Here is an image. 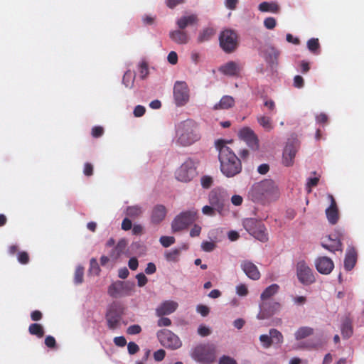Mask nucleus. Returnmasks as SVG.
<instances>
[{
    "mask_svg": "<svg viewBox=\"0 0 364 364\" xmlns=\"http://www.w3.org/2000/svg\"><path fill=\"white\" fill-rule=\"evenodd\" d=\"M215 148L218 151L220 168L222 173L226 177L230 178L240 173L241 161L227 146L225 141L221 139L216 141Z\"/></svg>",
    "mask_w": 364,
    "mask_h": 364,
    "instance_id": "nucleus-1",
    "label": "nucleus"
},
{
    "mask_svg": "<svg viewBox=\"0 0 364 364\" xmlns=\"http://www.w3.org/2000/svg\"><path fill=\"white\" fill-rule=\"evenodd\" d=\"M252 197L257 200L272 202L280 196L278 184L272 179H265L253 185L251 189Z\"/></svg>",
    "mask_w": 364,
    "mask_h": 364,
    "instance_id": "nucleus-2",
    "label": "nucleus"
},
{
    "mask_svg": "<svg viewBox=\"0 0 364 364\" xmlns=\"http://www.w3.org/2000/svg\"><path fill=\"white\" fill-rule=\"evenodd\" d=\"M176 136L177 143L183 146L194 144L200 139L198 124L192 119L181 122L177 126Z\"/></svg>",
    "mask_w": 364,
    "mask_h": 364,
    "instance_id": "nucleus-3",
    "label": "nucleus"
},
{
    "mask_svg": "<svg viewBox=\"0 0 364 364\" xmlns=\"http://www.w3.org/2000/svg\"><path fill=\"white\" fill-rule=\"evenodd\" d=\"M228 200V194L223 189H216L213 191L209 196V203L215 208V210L220 216H225L230 212Z\"/></svg>",
    "mask_w": 364,
    "mask_h": 364,
    "instance_id": "nucleus-4",
    "label": "nucleus"
},
{
    "mask_svg": "<svg viewBox=\"0 0 364 364\" xmlns=\"http://www.w3.org/2000/svg\"><path fill=\"white\" fill-rule=\"evenodd\" d=\"M197 219V211L192 209L183 211L177 215L171 222V230L177 232L186 229Z\"/></svg>",
    "mask_w": 364,
    "mask_h": 364,
    "instance_id": "nucleus-5",
    "label": "nucleus"
},
{
    "mask_svg": "<svg viewBox=\"0 0 364 364\" xmlns=\"http://www.w3.org/2000/svg\"><path fill=\"white\" fill-rule=\"evenodd\" d=\"M196 175V163L191 159H186L175 172L176 178L183 183L191 181Z\"/></svg>",
    "mask_w": 364,
    "mask_h": 364,
    "instance_id": "nucleus-6",
    "label": "nucleus"
},
{
    "mask_svg": "<svg viewBox=\"0 0 364 364\" xmlns=\"http://www.w3.org/2000/svg\"><path fill=\"white\" fill-rule=\"evenodd\" d=\"M156 336L160 343L166 348L176 350L182 346L180 338L170 330H160L157 332Z\"/></svg>",
    "mask_w": 364,
    "mask_h": 364,
    "instance_id": "nucleus-7",
    "label": "nucleus"
},
{
    "mask_svg": "<svg viewBox=\"0 0 364 364\" xmlns=\"http://www.w3.org/2000/svg\"><path fill=\"white\" fill-rule=\"evenodd\" d=\"M296 274L299 282L304 285H310L316 282L313 269L304 259L296 262Z\"/></svg>",
    "mask_w": 364,
    "mask_h": 364,
    "instance_id": "nucleus-8",
    "label": "nucleus"
},
{
    "mask_svg": "<svg viewBox=\"0 0 364 364\" xmlns=\"http://www.w3.org/2000/svg\"><path fill=\"white\" fill-rule=\"evenodd\" d=\"M173 98L176 106L186 105L190 99V90L185 82L178 81L173 87Z\"/></svg>",
    "mask_w": 364,
    "mask_h": 364,
    "instance_id": "nucleus-9",
    "label": "nucleus"
},
{
    "mask_svg": "<svg viewBox=\"0 0 364 364\" xmlns=\"http://www.w3.org/2000/svg\"><path fill=\"white\" fill-rule=\"evenodd\" d=\"M220 45L226 53L234 51L238 44L237 36L232 30H225L220 35Z\"/></svg>",
    "mask_w": 364,
    "mask_h": 364,
    "instance_id": "nucleus-10",
    "label": "nucleus"
},
{
    "mask_svg": "<svg viewBox=\"0 0 364 364\" xmlns=\"http://www.w3.org/2000/svg\"><path fill=\"white\" fill-rule=\"evenodd\" d=\"M259 309L257 318L263 320L278 314L282 309V305L276 301H264L260 302Z\"/></svg>",
    "mask_w": 364,
    "mask_h": 364,
    "instance_id": "nucleus-11",
    "label": "nucleus"
},
{
    "mask_svg": "<svg viewBox=\"0 0 364 364\" xmlns=\"http://www.w3.org/2000/svg\"><path fill=\"white\" fill-rule=\"evenodd\" d=\"M238 136L240 139L245 141L246 144L253 150H258L259 139L254 131L249 127L242 128L239 132Z\"/></svg>",
    "mask_w": 364,
    "mask_h": 364,
    "instance_id": "nucleus-12",
    "label": "nucleus"
},
{
    "mask_svg": "<svg viewBox=\"0 0 364 364\" xmlns=\"http://www.w3.org/2000/svg\"><path fill=\"white\" fill-rule=\"evenodd\" d=\"M178 307L177 301L173 300H165L161 302L155 310L157 316H167L173 314Z\"/></svg>",
    "mask_w": 364,
    "mask_h": 364,
    "instance_id": "nucleus-13",
    "label": "nucleus"
},
{
    "mask_svg": "<svg viewBox=\"0 0 364 364\" xmlns=\"http://www.w3.org/2000/svg\"><path fill=\"white\" fill-rule=\"evenodd\" d=\"M242 70V65L240 62L229 61L219 68V71L228 76H237Z\"/></svg>",
    "mask_w": 364,
    "mask_h": 364,
    "instance_id": "nucleus-14",
    "label": "nucleus"
},
{
    "mask_svg": "<svg viewBox=\"0 0 364 364\" xmlns=\"http://www.w3.org/2000/svg\"><path fill=\"white\" fill-rule=\"evenodd\" d=\"M240 267L246 276L250 279L258 280L261 277L257 267L251 261H242L240 263Z\"/></svg>",
    "mask_w": 364,
    "mask_h": 364,
    "instance_id": "nucleus-15",
    "label": "nucleus"
},
{
    "mask_svg": "<svg viewBox=\"0 0 364 364\" xmlns=\"http://www.w3.org/2000/svg\"><path fill=\"white\" fill-rule=\"evenodd\" d=\"M317 271L322 274H330L334 267L333 261L327 257H321L315 260Z\"/></svg>",
    "mask_w": 364,
    "mask_h": 364,
    "instance_id": "nucleus-16",
    "label": "nucleus"
},
{
    "mask_svg": "<svg viewBox=\"0 0 364 364\" xmlns=\"http://www.w3.org/2000/svg\"><path fill=\"white\" fill-rule=\"evenodd\" d=\"M328 198L330 200L331 204L326 210V218L331 224H336L339 218L336 203L333 196L328 195Z\"/></svg>",
    "mask_w": 364,
    "mask_h": 364,
    "instance_id": "nucleus-17",
    "label": "nucleus"
},
{
    "mask_svg": "<svg viewBox=\"0 0 364 364\" xmlns=\"http://www.w3.org/2000/svg\"><path fill=\"white\" fill-rule=\"evenodd\" d=\"M167 210L163 205H155L151 213V222L154 225L161 223L166 218Z\"/></svg>",
    "mask_w": 364,
    "mask_h": 364,
    "instance_id": "nucleus-18",
    "label": "nucleus"
},
{
    "mask_svg": "<svg viewBox=\"0 0 364 364\" xmlns=\"http://www.w3.org/2000/svg\"><path fill=\"white\" fill-rule=\"evenodd\" d=\"M297 149L293 144H287L284 149L282 162L286 166H291L294 164Z\"/></svg>",
    "mask_w": 364,
    "mask_h": 364,
    "instance_id": "nucleus-19",
    "label": "nucleus"
},
{
    "mask_svg": "<svg viewBox=\"0 0 364 364\" xmlns=\"http://www.w3.org/2000/svg\"><path fill=\"white\" fill-rule=\"evenodd\" d=\"M169 37L171 41L177 44H186L189 41V38L187 33L181 30H174L170 31Z\"/></svg>",
    "mask_w": 364,
    "mask_h": 364,
    "instance_id": "nucleus-20",
    "label": "nucleus"
},
{
    "mask_svg": "<svg viewBox=\"0 0 364 364\" xmlns=\"http://www.w3.org/2000/svg\"><path fill=\"white\" fill-rule=\"evenodd\" d=\"M115 305L110 306L107 313V321L109 328L115 329L118 328L119 324L120 316L114 312L113 308Z\"/></svg>",
    "mask_w": 364,
    "mask_h": 364,
    "instance_id": "nucleus-21",
    "label": "nucleus"
},
{
    "mask_svg": "<svg viewBox=\"0 0 364 364\" xmlns=\"http://www.w3.org/2000/svg\"><path fill=\"white\" fill-rule=\"evenodd\" d=\"M234 105V98L230 95H225L214 105L213 108L214 109H227L232 107Z\"/></svg>",
    "mask_w": 364,
    "mask_h": 364,
    "instance_id": "nucleus-22",
    "label": "nucleus"
},
{
    "mask_svg": "<svg viewBox=\"0 0 364 364\" xmlns=\"http://www.w3.org/2000/svg\"><path fill=\"white\" fill-rule=\"evenodd\" d=\"M279 286L277 284H272L264 289L260 295L261 301H269L271 297L278 293Z\"/></svg>",
    "mask_w": 364,
    "mask_h": 364,
    "instance_id": "nucleus-23",
    "label": "nucleus"
},
{
    "mask_svg": "<svg viewBox=\"0 0 364 364\" xmlns=\"http://www.w3.org/2000/svg\"><path fill=\"white\" fill-rule=\"evenodd\" d=\"M124 290V283L122 282H117L109 286L108 293L112 297H118L123 295Z\"/></svg>",
    "mask_w": 364,
    "mask_h": 364,
    "instance_id": "nucleus-24",
    "label": "nucleus"
},
{
    "mask_svg": "<svg viewBox=\"0 0 364 364\" xmlns=\"http://www.w3.org/2000/svg\"><path fill=\"white\" fill-rule=\"evenodd\" d=\"M355 261H356L355 252L353 248H349L347 251L345 261H344L345 268L347 270H350L354 267V265L355 264Z\"/></svg>",
    "mask_w": 364,
    "mask_h": 364,
    "instance_id": "nucleus-25",
    "label": "nucleus"
},
{
    "mask_svg": "<svg viewBox=\"0 0 364 364\" xmlns=\"http://www.w3.org/2000/svg\"><path fill=\"white\" fill-rule=\"evenodd\" d=\"M197 22V17L196 15H190L182 16L178 18L176 23L180 29H184L188 25L194 24Z\"/></svg>",
    "mask_w": 364,
    "mask_h": 364,
    "instance_id": "nucleus-26",
    "label": "nucleus"
},
{
    "mask_svg": "<svg viewBox=\"0 0 364 364\" xmlns=\"http://www.w3.org/2000/svg\"><path fill=\"white\" fill-rule=\"evenodd\" d=\"M250 234L252 235L257 240L265 242L268 240L267 234L265 232V228L262 225H258V227L255 230H248Z\"/></svg>",
    "mask_w": 364,
    "mask_h": 364,
    "instance_id": "nucleus-27",
    "label": "nucleus"
},
{
    "mask_svg": "<svg viewBox=\"0 0 364 364\" xmlns=\"http://www.w3.org/2000/svg\"><path fill=\"white\" fill-rule=\"evenodd\" d=\"M258 124L266 131L270 132L273 129L274 126L272 119L265 115H258L257 117Z\"/></svg>",
    "mask_w": 364,
    "mask_h": 364,
    "instance_id": "nucleus-28",
    "label": "nucleus"
},
{
    "mask_svg": "<svg viewBox=\"0 0 364 364\" xmlns=\"http://www.w3.org/2000/svg\"><path fill=\"white\" fill-rule=\"evenodd\" d=\"M314 333V329L309 326H302L299 328L294 333V336L296 340L304 339Z\"/></svg>",
    "mask_w": 364,
    "mask_h": 364,
    "instance_id": "nucleus-29",
    "label": "nucleus"
},
{
    "mask_svg": "<svg viewBox=\"0 0 364 364\" xmlns=\"http://www.w3.org/2000/svg\"><path fill=\"white\" fill-rule=\"evenodd\" d=\"M259 10L262 12L277 13L279 10V6L274 2H262L259 5Z\"/></svg>",
    "mask_w": 364,
    "mask_h": 364,
    "instance_id": "nucleus-30",
    "label": "nucleus"
},
{
    "mask_svg": "<svg viewBox=\"0 0 364 364\" xmlns=\"http://www.w3.org/2000/svg\"><path fill=\"white\" fill-rule=\"evenodd\" d=\"M341 334L344 338H349L353 335L351 321L346 318L341 326Z\"/></svg>",
    "mask_w": 364,
    "mask_h": 364,
    "instance_id": "nucleus-31",
    "label": "nucleus"
},
{
    "mask_svg": "<svg viewBox=\"0 0 364 364\" xmlns=\"http://www.w3.org/2000/svg\"><path fill=\"white\" fill-rule=\"evenodd\" d=\"M215 31L212 28H205L203 29L198 37V41L200 43L207 41L211 38L215 34Z\"/></svg>",
    "mask_w": 364,
    "mask_h": 364,
    "instance_id": "nucleus-32",
    "label": "nucleus"
},
{
    "mask_svg": "<svg viewBox=\"0 0 364 364\" xmlns=\"http://www.w3.org/2000/svg\"><path fill=\"white\" fill-rule=\"evenodd\" d=\"M127 245V241L124 239H122L119 241L114 250L111 253V257L114 259L118 258L120 255L124 252L126 246Z\"/></svg>",
    "mask_w": 364,
    "mask_h": 364,
    "instance_id": "nucleus-33",
    "label": "nucleus"
},
{
    "mask_svg": "<svg viewBox=\"0 0 364 364\" xmlns=\"http://www.w3.org/2000/svg\"><path fill=\"white\" fill-rule=\"evenodd\" d=\"M143 213V209L139 205L129 206L126 210V214L131 218H136L141 215Z\"/></svg>",
    "mask_w": 364,
    "mask_h": 364,
    "instance_id": "nucleus-34",
    "label": "nucleus"
},
{
    "mask_svg": "<svg viewBox=\"0 0 364 364\" xmlns=\"http://www.w3.org/2000/svg\"><path fill=\"white\" fill-rule=\"evenodd\" d=\"M269 336L271 337L272 343L281 344L283 343V336L280 331L277 329L272 328L269 331Z\"/></svg>",
    "mask_w": 364,
    "mask_h": 364,
    "instance_id": "nucleus-35",
    "label": "nucleus"
},
{
    "mask_svg": "<svg viewBox=\"0 0 364 364\" xmlns=\"http://www.w3.org/2000/svg\"><path fill=\"white\" fill-rule=\"evenodd\" d=\"M29 332L32 335H36L41 338L44 335V331L41 325L38 323H33L29 326Z\"/></svg>",
    "mask_w": 364,
    "mask_h": 364,
    "instance_id": "nucleus-36",
    "label": "nucleus"
},
{
    "mask_svg": "<svg viewBox=\"0 0 364 364\" xmlns=\"http://www.w3.org/2000/svg\"><path fill=\"white\" fill-rule=\"evenodd\" d=\"M100 272L99 264L95 258H92L90 262L89 274L97 276Z\"/></svg>",
    "mask_w": 364,
    "mask_h": 364,
    "instance_id": "nucleus-37",
    "label": "nucleus"
},
{
    "mask_svg": "<svg viewBox=\"0 0 364 364\" xmlns=\"http://www.w3.org/2000/svg\"><path fill=\"white\" fill-rule=\"evenodd\" d=\"M83 275H84V268L79 265L76 267L75 275H74V282L76 284H80L83 282Z\"/></svg>",
    "mask_w": 364,
    "mask_h": 364,
    "instance_id": "nucleus-38",
    "label": "nucleus"
},
{
    "mask_svg": "<svg viewBox=\"0 0 364 364\" xmlns=\"http://www.w3.org/2000/svg\"><path fill=\"white\" fill-rule=\"evenodd\" d=\"M180 255V250L174 249L165 253V258L168 262H176L178 261Z\"/></svg>",
    "mask_w": 364,
    "mask_h": 364,
    "instance_id": "nucleus-39",
    "label": "nucleus"
},
{
    "mask_svg": "<svg viewBox=\"0 0 364 364\" xmlns=\"http://www.w3.org/2000/svg\"><path fill=\"white\" fill-rule=\"evenodd\" d=\"M279 55V52L277 50L273 48L267 50V58L271 63H275L278 59Z\"/></svg>",
    "mask_w": 364,
    "mask_h": 364,
    "instance_id": "nucleus-40",
    "label": "nucleus"
},
{
    "mask_svg": "<svg viewBox=\"0 0 364 364\" xmlns=\"http://www.w3.org/2000/svg\"><path fill=\"white\" fill-rule=\"evenodd\" d=\"M159 241L162 246L168 247L175 242V238L172 236H161Z\"/></svg>",
    "mask_w": 364,
    "mask_h": 364,
    "instance_id": "nucleus-41",
    "label": "nucleus"
},
{
    "mask_svg": "<svg viewBox=\"0 0 364 364\" xmlns=\"http://www.w3.org/2000/svg\"><path fill=\"white\" fill-rule=\"evenodd\" d=\"M236 294L240 296H245L248 294V288L244 284H240L235 287Z\"/></svg>",
    "mask_w": 364,
    "mask_h": 364,
    "instance_id": "nucleus-42",
    "label": "nucleus"
},
{
    "mask_svg": "<svg viewBox=\"0 0 364 364\" xmlns=\"http://www.w3.org/2000/svg\"><path fill=\"white\" fill-rule=\"evenodd\" d=\"M259 341L264 348H268L272 345V340L269 335L262 334L259 336Z\"/></svg>",
    "mask_w": 364,
    "mask_h": 364,
    "instance_id": "nucleus-43",
    "label": "nucleus"
},
{
    "mask_svg": "<svg viewBox=\"0 0 364 364\" xmlns=\"http://www.w3.org/2000/svg\"><path fill=\"white\" fill-rule=\"evenodd\" d=\"M134 82V77L130 72H127L123 77V82L127 87H132Z\"/></svg>",
    "mask_w": 364,
    "mask_h": 364,
    "instance_id": "nucleus-44",
    "label": "nucleus"
},
{
    "mask_svg": "<svg viewBox=\"0 0 364 364\" xmlns=\"http://www.w3.org/2000/svg\"><path fill=\"white\" fill-rule=\"evenodd\" d=\"M216 245L213 242L203 241L201 243V248L203 251L209 252L215 250Z\"/></svg>",
    "mask_w": 364,
    "mask_h": 364,
    "instance_id": "nucleus-45",
    "label": "nucleus"
},
{
    "mask_svg": "<svg viewBox=\"0 0 364 364\" xmlns=\"http://www.w3.org/2000/svg\"><path fill=\"white\" fill-rule=\"evenodd\" d=\"M202 213L208 216L213 217L215 215V210L213 205H205L202 208Z\"/></svg>",
    "mask_w": 364,
    "mask_h": 364,
    "instance_id": "nucleus-46",
    "label": "nucleus"
},
{
    "mask_svg": "<svg viewBox=\"0 0 364 364\" xmlns=\"http://www.w3.org/2000/svg\"><path fill=\"white\" fill-rule=\"evenodd\" d=\"M213 181V178L208 176H204L200 179L201 186L204 188H209L212 186Z\"/></svg>",
    "mask_w": 364,
    "mask_h": 364,
    "instance_id": "nucleus-47",
    "label": "nucleus"
},
{
    "mask_svg": "<svg viewBox=\"0 0 364 364\" xmlns=\"http://www.w3.org/2000/svg\"><path fill=\"white\" fill-rule=\"evenodd\" d=\"M318 180L319 179L318 177L310 178L307 180L306 190H307L308 193H311V188L314 187L317 185Z\"/></svg>",
    "mask_w": 364,
    "mask_h": 364,
    "instance_id": "nucleus-48",
    "label": "nucleus"
},
{
    "mask_svg": "<svg viewBox=\"0 0 364 364\" xmlns=\"http://www.w3.org/2000/svg\"><path fill=\"white\" fill-rule=\"evenodd\" d=\"M264 25L267 29H273L276 26V20L272 17H268L264 19Z\"/></svg>",
    "mask_w": 364,
    "mask_h": 364,
    "instance_id": "nucleus-49",
    "label": "nucleus"
},
{
    "mask_svg": "<svg viewBox=\"0 0 364 364\" xmlns=\"http://www.w3.org/2000/svg\"><path fill=\"white\" fill-rule=\"evenodd\" d=\"M160 318L157 321V325L159 327L162 326H170L171 325V321L167 317L159 316Z\"/></svg>",
    "mask_w": 364,
    "mask_h": 364,
    "instance_id": "nucleus-50",
    "label": "nucleus"
},
{
    "mask_svg": "<svg viewBox=\"0 0 364 364\" xmlns=\"http://www.w3.org/2000/svg\"><path fill=\"white\" fill-rule=\"evenodd\" d=\"M141 328L139 325H132L129 326L127 329V333L130 335L138 334L141 332Z\"/></svg>",
    "mask_w": 364,
    "mask_h": 364,
    "instance_id": "nucleus-51",
    "label": "nucleus"
},
{
    "mask_svg": "<svg viewBox=\"0 0 364 364\" xmlns=\"http://www.w3.org/2000/svg\"><path fill=\"white\" fill-rule=\"evenodd\" d=\"M307 45L310 50L314 51L318 48V41L317 38H311L308 41Z\"/></svg>",
    "mask_w": 364,
    "mask_h": 364,
    "instance_id": "nucleus-52",
    "label": "nucleus"
},
{
    "mask_svg": "<svg viewBox=\"0 0 364 364\" xmlns=\"http://www.w3.org/2000/svg\"><path fill=\"white\" fill-rule=\"evenodd\" d=\"M168 63L171 65H176L178 62V55L175 51H171L167 57Z\"/></svg>",
    "mask_w": 364,
    "mask_h": 364,
    "instance_id": "nucleus-53",
    "label": "nucleus"
},
{
    "mask_svg": "<svg viewBox=\"0 0 364 364\" xmlns=\"http://www.w3.org/2000/svg\"><path fill=\"white\" fill-rule=\"evenodd\" d=\"M136 278L137 279L139 287H144L147 283L148 279L142 273L138 274L136 276Z\"/></svg>",
    "mask_w": 364,
    "mask_h": 364,
    "instance_id": "nucleus-54",
    "label": "nucleus"
},
{
    "mask_svg": "<svg viewBox=\"0 0 364 364\" xmlns=\"http://www.w3.org/2000/svg\"><path fill=\"white\" fill-rule=\"evenodd\" d=\"M127 350L129 354H135L139 350V348L137 344L134 342H129L127 345Z\"/></svg>",
    "mask_w": 364,
    "mask_h": 364,
    "instance_id": "nucleus-55",
    "label": "nucleus"
},
{
    "mask_svg": "<svg viewBox=\"0 0 364 364\" xmlns=\"http://www.w3.org/2000/svg\"><path fill=\"white\" fill-rule=\"evenodd\" d=\"M166 355V352L163 349H159L154 352V358L156 361H161Z\"/></svg>",
    "mask_w": 364,
    "mask_h": 364,
    "instance_id": "nucleus-56",
    "label": "nucleus"
},
{
    "mask_svg": "<svg viewBox=\"0 0 364 364\" xmlns=\"http://www.w3.org/2000/svg\"><path fill=\"white\" fill-rule=\"evenodd\" d=\"M145 107L141 105H137L134 109V114L136 117H140L145 113Z\"/></svg>",
    "mask_w": 364,
    "mask_h": 364,
    "instance_id": "nucleus-57",
    "label": "nucleus"
},
{
    "mask_svg": "<svg viewBox=\"0 0 364 364\" xmlns=\"http://www.w3.org/2000/svg\"><path fill=\"white\" fill-rule=\"evenodd\" d=\"M201 232V227L198 225H194L190 231V236L197 237L199 236Z\"/></svg>",
    "mask_w": 364,
    "mask_h": 364,
    "instance_id": "nucleus-58",
    "label": "nucleus"
},
{
    "mask_svg": "<svg viewBox=\"0 0 364 364\" xmlns=\"http://www.w3.org/2000/svg\"><path fill=\"white\" fill-rule=\"evenodd\" d=\"M114 343L117 346L124 347L127 344V340L124 336H117L114 338Z\"/></svg>",
    "mask_w": 364,
    "mask_h": 364,
    "instance_id": "nucleus-59",
    "label": "nucleus"
},
{
    "mask_svg": "<svg viewBox=\"0 0 364 364\" xmlns=\"http://www.w3.org/2000/svg\"><path fill=\"white\" fill-rule=\"evenodd\" d=\"M219 364H237V362L229 356H223L219 360Z\"/></svg>",
    "mask_w": 364,
    "mask_h": 364,
    "instance_id": "nucleus-60",
    "label": "nucleus"
},
{
    "mask_svg": "<svg viewBox=\"0 0 364 364\" xmlns=\"http://www.w3.org/2000/svg\"><path fill=\"white\" fill-rule=\"evenodd\" d=\"M243 198L240 195H234L231 198V203L235 205L239 206L242 203Z\"/></svg>",
    "mask_w": 364,
    "mask_h": 364,
    "instance_id": "nucleus-61",
    "label": "nucleus"
},
{
    "mask_svg": "<svg viewBox=\"0 0 364 364\" xmlns=\"http://www.w3.org/2000/svg\"><path fill=\"white\" fill-rule=\"evenodd\" d=\"M197 312L201 314L203 316H205L209 313V309L208 306L204 305H198L196 308Z\"/></svg>",
    "mask_w": 364,
    "mask_h": 364,
    "instance_id": "nucleus-62",
    "label": "nucleus"
},
{
    "mask_svg": "<svg viewBox=\"0 0 364 364\" xmlns=\"http://www.w3.org/2000/svg\"><path fill=\"white\" fill-rule=\"evenodd\" d=\"M18 260L22 264H26L28 262V255L26 252H21L18 255Z\"/></svg>",
    "mask_w": 364,
    "mask_h": 364,
    "instance_id": "nucleus-63",
    "label": "nucleus"
},
{
    "mask_svg": "<svg viewBox=\"0 0 364 364\" xmlns=\"http://www.w3.org/2000/svg\"><path fill=\"white\" fill-rule=\"evenodd\" d=\"M198 333L202 336H206L210 333V331L205 326H200L198 328Z\"/></svg>",
    "mask_w": 364,
    "mask_h": 364,
    "instance_id": "nucleus-64",
    "label": "nucleus"
}]
</instances>
